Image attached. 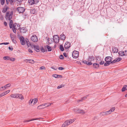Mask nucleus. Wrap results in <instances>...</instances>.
<instances>
[{"instance_id":"obj_5","label":"nucleus","mask_w":127,"mask_h":127,"mask_svg":"<svg viewBox=\"0 0 127 127\" xmlns=\"http://www.w3.org/2000/svg\"><path fill=\"white\" fill-rule=\"evenodd\" d=\"M39 0H28V3L30 5H32L37 3Z\"/></svg>"},{"instance_id":"obj_27","label":"nucleus","mask_w":127,"mask_h":127,"mask_svg":"<svg viewBox=\"0 0 127 127\" xmlns=\"http://www.w3.org/2000/svg\"><path fill=\"white\" fill-rule=\"evenodd\" d=\"M31 14H35L36 13V10L35 9H32L31 10Z\"/></svg>"},{"instance_id":"obj_55","label":"nucleus","mask_w":127,"mask_h":127,"mask_svg":"<svg viewBox=\"0 0 127 127\" xmlns=\"http://www.w3.org/2000/svg\"><path fill=\"white\" fill-rule=\"evenodd\" d=\"M63 55L65 57H66L67 56V54L66 53H63Z\"/></svg>"},{"instance_id":"obj_34","label":"nucleus","mask_w":127,"mask_h":127,"mask_svg":"<svg viewBox=\"0 0 127 127\" xmlns=\"http://www.w3.org/2000/svg\"><path fill=\"white\" fill-rule=\"evenodd\" d=\"M96 62L98 63L101 61L100 57H97L96 58Z\"/></svg>"},{"instance_id":"obj_49","label":"nucleus","mask_w":127,"mask_h":127,"mask_svg":"<svg viewBox=\"0 0 127 127\" xmlns=\"http://www.w3.org/2000/svg\"><path fill=\"white\" fill-rule=\"evenodd\" d=\"M10 36L11 38V39L12 40L14 39V38L15 37V36L13 35H11V34H10Z\"/></svg>"},{"instance_id":"obj_42","label":"nucleus","mask_w":127,"mask_h":127,"mask_svg":"<svg viewBox=\"0 0 127 127\" xmlns=\"http://www.w3.org/2000/svg\"><path fill=\"white\" fill-rule=\"evenodd\" d=\"M117 62L116 59L114 60H113L111 62V63L113 64Z\"/></svg>"},{"instance_id":"obj_60","label":"nucleus","mask_w":127,"mask_h":127,"mask_svg":"<svg viewBox=\"0 0 127 127\" xmlns=\"http://www.w3.org/2000/svg\"><path fill=\"white\" fill-rule=\"evenodd\" d=\"M88 95H86L84 97L82 98H83L84 99H85L87 98V97L88 96Z\"/></svg>"},{"instance_id":"obj_64","label":"nucleus","mask_w":127,"mask_h":127,"mask_svg":"<svg viewBox=\"0 0 127 127\" xmlns=\"http://www.w3.org/2000/svg\"><path fill=\"white\" fill-rule=\"evenodd\" d=\"M28 51L30 53H32V51L30 49H29L28 50Z\"/></svg>"},{"instance_id":"obj_4","label":"nucleus","mask_w":127,"mask_h":127,"mask_svg":"<svg viewBox=\"0 0 127 127\" xmlns=\"http://www.w3.org/2000/svg\"><path fill=\"white\" fill-rule=\"evenodd\" d=\"M17 11L19 13H23L25 10V9L24 7H19L17 8Z\"/></svg>"},{"instance_id":"obj_38","label":"nucleus","mask_w":127,"mask_h":127,"mask_svg":"<svg viewBox=\"0 0 127 127\" xmlns=\"http://www.w3.org/2000/svg\"><path fill=\"white\" fill-rule=\"evenodd\" d=\"M33 100H32V99H31L29 101V105H31L32 103Z\"/></svg>"},{"instance_id":"obj_13","label":"nucleus","mask_w":127,"mask_h":127,"mask_svg":"<svg viewBox=\"0 0 127 127\" xmlns=\"http://www.w3.org/2000/svg\"><path fill=\"white\" fill-rule=\"evenodd\" d=\"M70 43L68 42H65L64 45V48L66 49H68L70 47Z\"/></svg>"},{"instance_id":"obj_52","label":"nucleus","mask_w":127,"mask_h":127,"mask_svg":"<svg viewBox=\"0 0 127 127\" xmlns=\"http://www.w3.org/2000/svg\"><path fill=\"white\" fill-rule=\"evenodd\" d=\"M15 0H10V3L11 4H13V2Z\"/></svg>"},{"instance_id":"obj_1","label":"nucleus","mask_w":127,"mask_h":127,"mask_svg":"<svg viewBox=\"0 0 127 127\" xmlns=\"http://www.w3.org/2000/svg\"><path fill=\"white\" fill-rule=\"evenodd\" d=\"M13 14V11L11 12L8 11L6 13V17L9 20H10V22L9 25H12L13 21L12 20H10L12 18Z\"/></svg>"},{"instance_id":"obj_36","label":"nucleus","mask_w":127,"mask_h":127,"mask_svg":"<svg viewBox=\"0 0 127 127\" xmlns=\"http://www.w3.org/2000/svg\"><path fill=\"white\" fill-rule=\"evenodd\" d=\"M60 50L62 51H63L64 50V48L63 46L61 45H60Z\"/></svg>"},{"instance_id":"obj_51","label":"nucleus","mask_w":127,"mask_h":127,"mask_svg":"<svg viewBox=\"0 0 127 127\" xmlns=\"http://www.w3.org/2000/svg\"><path fill=\"white\" fill-rule=\"evenodd\" d=\"M40 50L43 52H45V51L43 47H42L40 48Z\"/></svg>"},{"instance_id":"obj_24","label":"nucleus","mask_w":127,"mask_h":127,"mask_svg":"<svg viewBox=\"0 0 127 127\" xmlns=\"http://www.w3.org/2000/svg\"><path fill=\"white\" fill-rule=\"evenodd\" d=\"M118 54L119 56H125V54L124 52V51H120L118 53Z\"/></svg>"},{"instance_id":"obj_61","label":"nucleus","mask_w":127,"mask_h":127,"mask_svg":"<svg viewBox=\"0 0 127 127\" xmlns=\"http://www.w3.org/2000/svg\"><path fill=\"white\" fill-rule=\"evenodd\" d=\"M12 40V41L14 43H16V40H15L14 39Z\"/></svg>"},{"instance_id":"obj_22","label":"nucleus","mask_w":127,"mask_h":127,"mask_svg":"<svg viewBox=\"0 0 127 127\" xmlns=\"http://www.w3.org/2000/svg\"><path fill=\"white\" fill-rule=\"evenodd\" d=\"M26 41L28 47L31 46V47H32V45H33V44L30 43V42L29 41V40L28 39H26Z\"/></svg>"},{"instance_id":"obj_16","label":"nucleus","mask_w":127,"mask_h":127,"mask_svg":"<svg viewBox=\"0 0 127 127\" xmlns=\"http://www.w3.org/2000/svg\"><path fill=\"white\" fill-rule=\"evenodd\" d=\"M20 31L21 32L25 33L27 31V30L25 27H23L20 29Z\"/></svg>"},{"instance_id":"obj_10","label":"nucleus","mask_w":127,"mask_h":127,"mask_svg":"<svg viewBox=\"0 0 127 127\" xmlns=\"http://www.w3.org/2000/svg\"><path fill=\"white\" fill-rule=\"evenodd\" d=\"M32 47L34 48L35 50L37 52L39 51V47L38 45H32Z\"/></svg>"},{"instance_id":"obj_12","label":"nucleus","mask_w":127,"mask_h":127,"mask_svg":"<svg viewBox=\"0 0 127 127\" xmlns=\"http://www.w3.org/2000/svg\"><path fill=\"white\" fill-rule=\"evenodd\" d=\"M19 39L21 44L23 45H24L26 41H25L24 37L22 36H21L20 37Z\"/></svg>"},{"instance_id":"obj_46","label":"nucleus","mask_w":127,"mask_h":127,"mask_svg":"<svg viewBox=\"0 0 127 127\" xmlns=\"http://www.w3.org/2000/svg\"><path fill=\"white\" fill-rule=\"evenodd\" d=\"M53 76L55 78H58V75L57 74H54L53 75Z\"/></svg>"},{"instance_id":"obj_17","label":"nucleus","mask_w":127,"mask_h":127,"mask_svg":"<svg viewBox=\"0 0 127 127\" xmlns=\"http://www.w3.org/2000/svg\"><path fill=\"white\" fill-rule=\"evenodd\" d=\"M95 59V57L93 56H90L89 57L88 61L91 62L93 61H94Z\"/></svg>"},{"instance_id":"obj_18","label":"nucleus","mask_w":127,"mask_h":127,"mask_svg":"<svg viewBox=\"0 0 127 127\" xmlns=\"http://www.w3.org/2000/svg\"><path fill=\"white\" fill-rule=\"evenodd\" d=\"M61 39L62 40H64L65 39V36L63 34H61L60 36Z\"/></svg>"},{"instance_id":"obj_53","label":"nucleus","mask_w":127,"mask_h":127,"mask_svg":"<svg viewBox=\"0 0 127 127\" xmlns=\"http://www.w3.org/2000/svg\"><path fill=\"white\" fill-rule=\"evenodd\" d=\"M15 94H12L10 95V96L14 98H15Z\"/></svg>"},{"instance_id":"obj_33","label":"nucleus","mask_w":127,"mask_h":127,"mask_svg":"<svg viewBox=\"0 0 127 127\" xmlns=\"http://www.w3.org/2000/svg\"><path fill=\"white\" fill-rule=\"evenodd\" d=\"M46 47L48 51H50L52 50L51 47L47 45L46 46Z\"/></svg>"},{"instance_id":"obj_57","label":"nucleus","mask_w":127,"mask_h":127,"mask_svg":"<svg viewBox=\"0 0 127 127\" xmlns=\"http://www.w3.org/2000/svg\"><path fill=\"white\" fill-rule=\"evenodd\" d=\"M40 68L41 69H45V67L44 66H41L40 67Z\"/></svg>"},{"instance_id":"obj_43","label":"nucleus","mask_w":127,"mask_h":127,"mask_svg":"<svg viewBox=\"0 0 127 127\" xmlns=\"http://www.w3.org/2000/svg\"><path fill=\"white\" fill-rule=\"evenodd\" d=\"M64 86V85H62L58 87L57 88L58 89H59L60 88H62Z\"/></svg>"},{"instance_id":"obj_2","label":"nucleus","mask_w":127,"mask_h":127,"mask_svg":"<svg viewBox=\"0 0 127 127\" xmlns=\"http://www.w3.org/2000/svg\"><path fill=\"white\" fill-rule=\"evenodd\" d=\"M113 59L112 58L110 57H107L105 58V60L106 63H104V65L106 66L108 65L111 64V62Z\"/></svg>"},{"instance_id":"obj_26","label":"nucleus","mask_w":127,"mask_h":127,"mask_svg":"<svg viewBox=\"0 0 127 127\" xmlns=\"http://www.w3.org/2000/svg\"><path fill=\"white\" fill-rule=\"evenodd\" d=\"M93 65L94 68H97L99 67V64L97 63H94Z\"/></svg>"},{"instance_id":"obj_20","label":"nucleus","mask_w":127,"mask_h":127,"mask_svg":"<svg viewBox=\"0 0 127 127\" xmlns=\"http://www.w3.org/2000/svg\"><path fill=\"white\" fill-rule=\"evenodd\" d=\"M52 103H46L43 104L42 105L44 106L45 108L50 106Z\"/></svg>"},{"instance_id":"obj_28","label":"nucleus","mask_w":127,"mask_h":127,"mask_svg":"<svg viewBox=\"0 0 127 127\" xmlns=\"http://www.w3.org/2000/svg\"><path fill=\"white\" fill-rule=\"evenodd\" d=\"M32 100H33L32 104L33 105H34L37 103L38 101L37 99L36 98H34L33 99H32Z\"/></svg>"},{"instance_id":"obj_6","label":"nucleus","mask_w":127,"mask_h":127,"mask_svg":"<svg viewBox=\"0 0 127 127\" xmlns=\"http://www.w3.org/2000/svg\"><path fill=\"white\" fill-rule=\"evenodd\" d=\"M53 39L55 42L57 43L59 42L60 38L58 35H55L53 36Z\"/></svg>"},{"instance_id":"obj_54","label":"nucleus","mask_w":127,"mask_h":127,"mask_svg":"<svg viewBox=\"0 0 127 127\" xmlns=\"http://www.w3.org/2000/svg\"><path fill=\"white\" fill-rule=\"evenodd\" d=\"M104 62L101 61L99 62V64L101 65H102L104 64Z\"/></svg>"},{"instance_id":"obj_23","label":"nucleus","mask_w":127,"mask_h":127,"mask_svg":"<svg viewBox=\"0 0 127 127\" xmlns=\"http://www.w3.org/2000/svg\"><path fill=\"white\" fill-rule=\"evenodd\" d=\"M83 62V63L87 64L88 65H91L92 64V63L89 62V61L88 62L86 61H84Z\"/></svg>"},{"instance_id":"obj_29","label":"nucleus","mask_w":127,"mask_h":127,"mask_svg":"<svg viewBox=\"0 0 127 127\" xmlns=\"http://www.w3.org/2000/svg\"><path fill=\"white\" fill-rule=\"evenodd\" d=\"M43 105V104H41V105L38 106L37 107V108L39 109H41L44 108H45L44 106L42 105Z\"/></svg>"},{"instance_id":"obj_45","label":"nucleus","mask_w":127,"mask_h":127,"mask_svg":"<svg viewBox=\"0 0 127 127\" xmlns=\"http://www.w3.org/2000/svg\"><path fill=\"white\" fill-rule=\"evenodd\" d=\"M58 69L60 70H62L64 69V68L62 67H58Z\"/></svg>"},{"instance_id":"obj_41","label":"nucleus","mask_w":127,"mask_h":127,"mask_svg":"<svg viewBox=\"0 0 127 127\" xmlns=\"http://www.w3.org/2000/svg\"><path fill=\"white\" fill-rule=\"evenodd\" d=\"M117 62H118L122 60V58H116Z\"/></svg>"},{"instance_id":"obj_31","label":"nucleus","mask_w":127,"mask_h":127,"mask_svg":"<svg viewBox=\"0 0 127 127\" xmlns=\"http://www.w3.org/2000/svg\"><path fill=\"white\" fill-rule=\"evenodd\" d=\"M26 60L29 61L30 63H31L32 64H33L34 62V61L33 60L30 59H26Z\"/></svg>"},{"instance_id":"obj_47","label":"nucleus","mask_w":127,"mask_h":127,"mask_svg":"<svg viewBox=\"0 0 127 127\" xmlns=\"http://www.w3.org/2000/svg\"><path fill=\"white\" fill-rule=\"evenodd\" d=\"M59 58L61 59H64V57L62 55H61L60 56Z\"/></svg>"},{"instance_id":"obj_37","label":"nucleus","mask_w":127,"mask_h":127,"mask_svg":"<svg viewBox=\"0 0 127 127\" xmlns=\"http://www.w3.org/2000/svg\"><path fill=\"white\" fill-rule=\"evenodd\" d=\"M115 109V107H113L112 108H111L109 111H110V112H113Z\"/></svg>"},{"instance_id":"obj_30","label":"nucleus","mask_w":127,"mask_h":127,"mask_svg":"<svg viewBox=\"0 0 127 127\" xmlns=\"http://www.w3.org/2000/svg\"><path fill=\"white\" fill-rule=\"evenodd\" d=\"M126 90H127V85H125L122 88V92H124Z\"/></svg>"},{"instance_id":"obj_58","label":"nucleus","mask_w":127,"mask_h":127,"mask_svg":"<svg viewBox=\"0 0 127 127\" xmlns=\"http://www.w3.org/2000/svg\"><path fill=\"white\" fill-rule=\"evenodd\" d=\"M1 97H2V96H4V95H5V94L4 93H2L0 95Z\"/></svg>"},{"instance_id":"obj_32","label":"nucleus","mask_w":127,"mask_h":127,"mask_svg":"<svg viewBox=\"0 0 127 127\" xmlns=\"http://www.w3.org/2000/svg\"><path fill=\"white\" fill-rule=\"evenodd\" d=\"M17 26H18V24L16 23H15L13 24V27L15 29H17Z\"/></svg>"},{"instance_id":"obj_56","label":"nucleus","mask_w":127,"mask_h":127,"mask_svg":"<svg viewBox=\"0 0 127 127\" xmlns=\"http://www.w3.org/2000/svg\"><path fill=\"white\" fill-rule=\"evenodd\" d=\"M6 0V3L7 4L9 3V2H10V0Z\"/></svg>"},{"instance_id":"obj_44","label":"nucleus","mask_w":127,"mask_h":127,"mask_svg":"<svg viewBox=\"0 0 127 127\" xmlns=\"http://www.w3.org/2000/svg\"><path fill=\"white\" fill-rule=\"evenodd\" d=\"M9 59L10 60L12 61H14L15 60V59L13 58H9Z\"/></svg>"},{"instance_id":"obj_62","label":"nucleus","mask_w":127,"mask_h":127,"mask_svg":"<svg viewBox=\"0 0 127 127\" xmlns=\"http://www.w3.org/2000/svg\"><path fill=\"white\" fill-rule=\"evenodd\" d=\"M8 48H9V49L10 50H11V51H12V50H13V48H12V47H8Z\"/></svg>"},{"instance_id":"obj_14","label":"nucleus","mask_w":127,"mask_h":127,"mask_svg":"<svg viewBox=\"0 0 127 127\" xmlns=\"http://www.w3.org/2000/svg\"><path fill=\"white\" fill-rule=\"evenodd\" d=\"M9 7H8L7 5H5L2 11L3 13H4L6 12L7 9H9Z\"/></svg>"},{"instance_id":"obj_63","label":"nucleus","mask_w":127,"mask_h":127,"mask_svg":"<svg viewBox=\"0 0 127 127\" xmlns=\"http://www.w3.org/2000/svg\"><path fill=\"white\" fill-rule=\"evenodd\" d=\"M51 68L53 69H55V70H57V68L55 67H51Z\"/></svg>"},{"instance_id":"obj_25","label":"nucleus","mask_w":127,"mask_h":127,"mask_svg":"<svg viewBox=\"0 0 127 127\" xmlns=\"http://www.w3.org/2000/svg\"><path fill=\"white\" fill-rule=\"evenodd\" d=\"M112 52L114 53H117L118 51V50L117 48L116 47H114L112 48Z\"/></svg>"},{"instance_id":"obj_21","label":"nucleus","mask_w":127,"mask_h":127,"mask_svg":"<svg viewBox=\"0 0 127 127\" xmlns=\"http://www.w3.org/2000/svg\"><path fill=\"white\" fill-rule=\"evenodd\" d=\"M11 84H8L6 85H5L4 86V89H1L0 90L1 91H2L3 90H4L5 89H7V88L8 87H9L10 86Z\"/></svg>"},{"instance_id":"obj_48","label":"nucleus","mask_w":127,"mask_h":127,"mask_svg":"<svg viewBox=\"0 0 127 127\" xmlns=\"http://www.w3.org/2000/svg\"><path fill=\"white\" fill-rule=\"evenodd\" d=\"M17 29H15V28H14L13 27L12 28V30L13 31V32L14 33H16V30Z\"/></svg>"},{"instance_id":"obj_35","label":"nucleus","mask_w":127,"mask_h":127,"mask_svg":"<svg viewBox=\"0 0 127 127\" xmlns=\"http://www.w3.org/2000/svg\"><path fill=\"white\" fill-rule=\"evenodd\" d=\"M3 59L4 60H8L9 59V57L8 56H6L3 57Z\"/></svg>"},{"instance_id":"obj_39","label":"nucleus","mask_w":127,"mask_h":127,"mask_svg":"<svg viewBox=\"0 0 127 127\" xmlns=\"http://www.w3.org/2000/svg\"><path fill=\"white\" fill-rule=\"evenodd\" d=\"M5 0H0V3L1 5H3L5 2Z\"/></svg>"},{"instance_id":"obj_7","label":"nucleus","mask_w":127,"mask_h":127,"mask_svg":"<svg viewBox=\"0 0 127 127\" xmlns=\"http://www.w3.org/2000/svg\"><path fill=\"white\" fill-rule=\"evenodd\" d=\"M79 53L78 52L74 51L72 54V57L73 58H77L79 56Z\"/></svg>"},{"instance_id":"obj_40","label":"nucleus","mask_w":127,"mask_h":127,"mask_svg":"<svg viewBox=\"0 0 127 127\" xmlns=\"http://www.w3.org/2000/svg\"><path fill=\"white\" fill-rule=\"evenodd\" d=\"M10 91V90H8L7 91H5L4 93L5 94V95L7 94V93L9 92Z\"/></svg>"},{"instance_id":"obj_19","label":"nucleus","mask_w":127,"mask_h":127,"mask_svg":"<svg viewBox=\"0 0 127 127\" xmlns=\"http://www.w3.org/2000/svg\"><path fill=\"white\" fill-rule=\"evenodd\" d=\"M41 119V118H33L30 120H25V121H24V122H30L31 121H32L34 120H38V119Z\"/></svg>"},{"instance_id":"obj_3","label":"nucleus","mask_w":127,"mask_h":127,"mask_svg":"<svg viewBox=\"0 0 127 127\" xmlns=\"http://www.w3.org/2000/svg\"><path fill=\"white\" fill-rule=\"evenodd\" d=\"M75 119H73L66 121L63 124L62 126V127H65L68 125L74 122L75 121Z\"/></svg>"},{"instance_id":"obj_50","label":"nucleus","mask_w":127,"mask_h":127,"mask_svg":"<svg viewBox=\"0 0 127 127\" xmlns=\"http://www.w3.org/2000/svg\"><path fill=\"white\" fill-rule=\"evenodd\" d=\"M9 44V42L3 43H0V45L4 44L5 45H7Z\"/></svg>"},{"instance_id":"obj_9","label":"nucleus","mask_w":127,"mask_h":127,"mask_svg":"<svg viewBox=\"0 0 127 127\" xmlns=\"http://www.w3.org/2000/svg\"><path fill=\"white\" fill-rule=\"evenodd\" d=\"M31 39L34 42H36L37 41L38 39L37 37L35 35H33L31 37Z\"/></svg>"},{"instance_id":"obj_59","label":"nucleus","mask_w":127,"mask_h":127,"mask_svg":"<svg viewBox=\"0 0 127 127\" xmlns=\"http://www.w3.org/2000/svg\"><path fill=\"white\" fill-rule=\"evenodd\" d=\"M84 100V99L83 98H81V99L77 101L78 102H79L80 101H82L83 100Z\"/></svg>"},{"instance_id":"obj_11","label":"nucleus","mask_w":127,"mask_h":127,"mask_svg":"<svg viewBox=\"0 0 127 127\" xmlns=\"http://www.w3.org/2000/svg\"><path fill=\"white\" fill-rule=\"evenodd\" d=\"M74 112L77 113H81L82 114H83L85 113V112L83 110H80L79 109H76L74 110Z\"/></svg>"},{"instance_id":"obj_8","label":"nucleus","mask_w":127,"mask_h":127,"mask_svg":"<svg viewBox=\"0 0 127 127\" xmlns=\"http://www.w3.org/2000/svg\"><path fill=\"white\" fill-rule=\"evenodd\" d=\"M15 98H19L21 100H23L24 99L23 96L21 94H15Z\"/></svg>"},{"instance_id":"obj_15","label":"nucleus","mask_w":127,"mask_h":127,"mask_svg":"<svg viewBox=\"0 0 127 127\" xmlns=\"http://www.w3.org/2000/svg\"><path fill=\"white\" fill-rule=\"evenodd\" d=\"M110 112V111H108L105 112H102L100 114H102V115H105L106 116L108 115L109 114L111 113V112Z\"/></svg>"}]
</instances>
